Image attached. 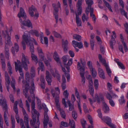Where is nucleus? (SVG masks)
I'll use <instances>...</instances> for the list:
<instances>
[{
	"mask_svg": "<svg viewBox=\"0 0 128 128\" xmlns=\"http://www.w3.org/2000/svg\"><path fill=\"white\" fill-rule=\"evenodd\" d=\"M78 69L80 71V74L81 73L82 75L84 73L85 68L86 67V63L85 62L81 59L80 60V62H78L77 65Z\"/></svg>",
	"mask_w": 128,
	"mask_h": 128,
	"instance_id": "obj_9",
	"label": "nucleus"
},
{
	"mask_svg": "<svg viewBox=\"0 0 128 128\" xmlns=\"http://www.w3.org/2000/svg\"><path fill=\"white\" fill-rule=\"evenodd\" d=\"M15 80L12 78L11 82V86L14 91L15 90H16V88L15 86Z\"/></svg>",
	"mask_w": 128,
	"mask_h": 128,
	"instance_id": "obj_52",
	"label": "nucleus"
},
{
	"mask_svg": "<svg viewBox=\"0 0 128 128\" xmlns=\"http://www.w3.org/2000/svg\"><path fill=\"white\" fill-rule=\"evenodd\" d=\"M69 125L72 128H75V124L74 121L73 120H71L70 119Z\"/></svg>",
	"mask_w": 128,
	"mask_h": 128,
	"instance_id": "obj_49",
	"label": "nucleus"
},
{
	"mask_svg": "<svg viewBox=\"0 0 128 128\" xmlns=\"http://www.w3.org/2000/svg\"><path fill=\"white\" fill-rule=\"evenodd\" d=\"M30 52H32L31 57L32 60L34 61L36 64L38 63V58L36 55L33 54L34 52V48L33 44H31L30 45Z\"/></svg>",
	"mask_w": 128,
	"mask_h": 128,
	"instance_id": "obj_14",
	"label": "nucleus"
},
{
	"mask_svg": "<svg viewBox=\"0 0 128 128\" xmlns=\"http://www.w3.org/2000/svg\"><path fill=\"white\" fill-rule=\"evenodd\" d=\"M63 47L64 50L65 52H66L68 50V42L67 40L62 41Z\"/></svg>",
	"mask_w": 128,
	"mask_h": 128,
	"instance_id": "obj_26",
	"label": "nucleus"
},
{
	"mask_svg": "<svg viewBox=\"0 0 128 128\" xmlns=\"http://www.w3.org/2000/svg\"><path fill=\"white\" fill-rule=\"evenodd\" d=\"M120 36L121 40L124 47V50L126 52L128 51V49L126 43L124 41L123 37L122 34H120Z\"/></svg>",
	"mask_w": 128,
	"mask_h": 128,
	"instance_id": "obj_27",
	"label": "nucleus"
},
{
	"mask_svg": "<svg viewBox=\"0 0 128 128\" xmlns=\"http://www.w3.org/2000/svg\"><path fill=\"white\" fill-rule=\"evenodd\" d=\"M61 124L62 126L65 127H67L68 126V124L67 122H61Z\"/></svg>",
	"mask_w": 128,
	"mask_h": 128,
	"instance_id": "obj_64",
	"label": "nucleus"
},
{
	"mask_svg": "<svg viewBox=\"0 0 128 128\" xmlns=\"http://www.w3.org/2000/svg\"><path fill=\"white\" fill-rule=\"evenodd\" d=\"M39 67L38 68V69L42 71H43L44 69V65L42 62H39Z\"/></svg>",
	"mask_w": 128,
	"mask_h": 128,
	"instance_id": "obj_44",
	"label": "nucleus"
},
{
	"mask_svg": "<svg viewBox=\"0 0 128 128\" xmlns=\"http://www.w3.org/2000/svg\"><path fill=\"white\" fill-rule=\"evenodd\" d=\"M44 109L45 111L44 114V120L43 122L44 128H47V125L48 121V118L47 112L48 111V109L46 107H45Z\"/></svg>",
	"mask_w": 128,
	"mask_h": 128,
	"instance_id": "obj_13",
	"label": "nucleus"
},
{
	"mask_svg": "<svg viewBox=\"0 0 128 128\" xmlns=\"http://www.w3.org/2000/svg\"><path fill=\"white\" fill-rule=\"evenodd\" d=\"M12 127L11 128H15V120L14 117H11Z\"/></svg>",
	"mask_w": 128,
	"mask_h": 128,
	"instance_id": "obj_54",
	"label": "nucleus"
},
{
	"mask_svg": "<svg viewBox=\"0 0 128 128\" xmlns=\"http://www.w3.org/2000/svg\"><path fill=\"white\" fill-rule=\"evenodd\" d=\"M14 45V47H12L11 49L12 52L14 54H15V51L16 52H18L19 50V46L18 44L16 43H15Z\"/></svg>",
	"mask_w": 128,
	"mask_h": 128,
	"instance_id": "obj_25",
	"label": "nucleus"
},
{
	"mask_svg": "<svg viewBox=\"0 0 128 128\" xmlns=\"http://www.w3.org/2000/svg\"><path fill=\"white\" fill-rule=\"evenodd\" d=\"M30 33L26 31L24 32V34L22 36V42L24 50H25L26 48L25 42L27 44H29V46L30 48V45L31 44H33L32 42H34L35 44L38 45L37 43L34 39L33 38H30Z\"/></svg>",
	"mask_w": 128,
	"mask_h": 128,
	"instance_id": "obj_4",
	"label": "nucleus"
},
{
	"mask_svg": "<svg viewBox=\"0 0 128 128\" xmlns=\"http://www.w3.org/2000/svg\"><path fill=\"white\" fill-rule=\"evenodd\" d=\"M67 103L68 104L69 107V110L70 111H71L74 109V106L72 105L70 103V101L68 100Z\"/></svg>",
	"mask_w": 128,
	"mask_h": 128,
	"instance_id": "obj_50",
	"label": "nucleus"
},
{
	"mask_svg": "<svg viewBox=\"0 0 128 128\" xmlns=\"http://www.w3.org/2000/svg\"><path fill=\"white\" fill-rule=\"evenodd\" d=\"M7 66L8 67V71L10 74H11L12 73V68L10 65V62H8L7 64Z\"/></svg>",
	"mask_w": 128,
	"mask_h": 128,
	"instance_id": "obj_38",
	"label": "nucleus"
},
{
	"mask_svg": "<svg viewBox=\"0 0 128 128\" xmlns=\"http://www.w3.org/2000/svg\"><path fill=\"white\" fill-rule=\"evenodd\" d=\"M53 6L54 8V14L56 19V23L58 22V8H60V2H58L57 4L56 5L54 4H53Z\"/></svg>",
	"mask_w": 128,
	"mask_h": 128,
	"instance_id": "obj_12",
	"label": "nucleus"
},
{
	"mask_svg": "<svg viewBox=\"0 0 128 128\" xmlns=\"http://www.w3.org/2000/svg\"><path fill=\"white\" fill-rule=\"evenodd\" d=\"M5 78L6 79V84L8 91L9 92V85L10 83V78L7 72H5Z\"/></svg>",
	"mask_w": 128,
	"mask_h": 128,
	"instance_id": "obj_20",
	"label": "nucleus"
},
{
	"mask_svg": "<svg viewBox=\"0 0 128 128\" xmlns=\"http://www.w3.org/2000/svg\"><path fill=\"white\" fill-rule=\"evenodd\" d=\"M100 61L104 65L105 67L108 66V64L106 62V61L104 59H103L100 60Z\"/></svg>",
	"mask_w": 128,
	"mask_h": 128,
	"instance_id": "obj_60",
	"label": "nucleus"
},
{
	"mask_svg": "<svg viewBox=\"0 0 128 128\" xmlns=\"http://www.w3.org/2000/svg\"><path fill=\"white\" fill-rule=\"evenodd\" d=\"M19 106L22 108V110L24 116V120L25 125L26 128H30L29 124L28 116L26 113V110L23 107L22 102L21 100L18 102Z\"/></svg>",
	"mask_w": 128,
	"mask_h": 128,
	"instance_id": "obj_7",
	"label": "nucleus"
},
{
	"mask_svg": "<svg viewBox=\"0 0 128 128\" xmlns=\"http://www.w3.org/2000/svg\"><path fill=\"white\" fill-rule=\"evenodd\" d=\"M40 80L41 82V86L42 88H44L45 87V80L44 76H41Z\"/></svg>",
	"mask_w": 128,
	"mask_h": 128,
	"instance_id": "obj_31",
	"label": "nucleus"
},
{
	"mask_svg": "<svg viewBox=\"0 0 128 128\" xmlns=\"http://www.w3.org/2000/svg\"><path fill=\"white\" fill-rule=\"evenodd\" d=\"M105 67L107 74L109 76H110L112 74V72L110 69L109 68L108 65Z\"/></svg>",
	"mask_w": 128,
	"mask_h": 128,
	"instance_id": "obj_47",
	"label": "nucleus"
},
{
	"mask_svg": "<svg viewBox=\"0 0 128 128\" xmlns=\"http://www.w3.org/2000/svg\"><path fill=\"white\" fill-rule=\"evenodd\" d=\"M72 44L74 48L77 47L78 48L80 49L82 48L83 47V44L81 42H78L74 40L72 42Z\"/></svg>",
	"mask_w": 128,
	"mask_h": 128,
	"instance_id": "obj_21",
	"label": "nucleus"
},
{
	"mask_svg": "<svg viewBox=\"0 0 128 128\" xmlns=\"http://www.w3.org/2000/svg\"><path fill=\"white\" fill-rule=\"evenodd\" d=\"M30 32L32 34L35 35L37 36H38L39 35L38 32L35 30L30 31Z\"/></svg>",
	"mask_w": 128,
	"mask_h": 128,
	"instance_id": "obj_45",
	"label": "nucleus"
},
{
	"mask_svg": "<svg viewBox=\"0 0 128 128\" xmlns=\"http://www.w3.org/2000/svg\"><path fill=\"white\" fill-rule=\"evenodd\" d=\"M112 33H113V35L112 36H111V41L110 42V47L112 49L114 48L113 46L115 44L116 42V41L114 38L113 37V36H114V38L116 37V35L115 32L114 31H113Z\"/></svg>",
	"mask_w": 128,
	"mask_h": 128,
	"instance_id": "obj_22",
	"label": "nucleus"
},
{
	"mask_svg": "<svg viewBox=\"0 0 128 128\" xmlns=\"http://www.w3.org/2000/svg\"><path fill=\"white\" fill-rule=\"evenodd\" d=\"M110 119V122L112 121L111 119L108 116H104L103 117V118L102 120L103 121L105 122L107 124V123L109 122V119Z\"/></svg>",
	"mask_w": 128,
	"mask_h": 128,
	"instance_id": "obj_37",
	"label": "nucleus"
},
{
	"mask_svg": "<svg viewBox=\"0 0 128 128\" xmlns=\"http://www.w3.org/2000/svg\"><path fill=\"white\" fill-rule=\"evenodd\" d=\"M83 108L85 112L86 113L88 112V110L85 103H84L83 104Z\"/></svg>",
	"mask_w": 128,
	"mask_h": 128,
	"instance_id": "obj_61",
	"label": "nucleus"
},
{
	"mask_svg": "<svg viewBox=\"0 0 128 128\" xmlns=\"http://www.w3.org/2000/svg\"><path fill=\"white\" fill-rule=\"evenodd\" d=\"M86 14V16L85 14H83V16H82V21L84 22L85 21H87L88 20V14L87 15Z\"/></svg>",
	"mask_w": 128,
	"mask_h": 128,
	"instance_id": "obj_48",
	"label": "nucleus"
},
{
	"mask_svg": "<svg viewBox=\"0 0 128 128\" xmlns=\"http://www.w3.org/2000/svg\"><path fill=\"white\" fill-rule=\"evenodd\" d=\"M92 73V77L95 78L96 76L97 75L96 71L94 68H93L90 70Z\"/></svg>",
	"mask_w": 128,
	"mask_h": 128,
	"instance_id": "obj_32",
	"label": "nucleus"
},
{
	"mask_svg": "<svg viewBox=\"0 0 128 128\" xmlns=\"http://www.w3.org/2000/svg\"><path fill=\"white\" fill-rule=\"evenodd\" d=\"M76 20L77 26H81L82 22L80 18H79L78 16L77 15L76 13Z\"/></svg>",
	"mask_w": 128,
	"mask_h": 128,
	"instance_id": "obj_28",
	"label": "nucleus"
},
{
	"mask_svg": "<svg viewBox=\"0 0 128 128\" xmlns=\"http://www.w3.org/2000/svg\"><path fill=\"white\" fill-rule=\"evenodd\" d=\"M103 110L104 112L106 113H108L109 111V107L106 103H104L103 104Z\"/></svg>",
	"mask_w": 128,
	"mask_h": 128,
	"instance_id": "obj_30",
	"label": "nucleus"
},
{
	"mask_svg": "<svg viewBox=\"0 0 128 128\" xmlns=\"http://www.w3.org/2000/svg\"><path fill=\"white\" fill-rule=\"evenodd\" d=\"M109 122L107 123V124L112 128H116V126L114 124L112 123L111 122H110V119H109Z\"/></svg>",
	"mask_w": 128,
	"mask_h": 128,
	"instance_id": "obj_56",
	"label": "nucleus"
},
{
	"mask_svg": "<svg viewBox=\"0 0 128 128\" xmlns=\"http://www.w3.org/2000/svg\"><path fill=\"white\" fill-rule=\"evenodd\" d=\"M36 98L37 99V103L38 108L40 110L42 108L40 100L38 98L36 97Z\"/></svg>",
	"mask_w": 128,
	"mask_h": 128,
	"instance_id": "obj_43",
	"label": "nucleus"
},
{
	"mask_svg": "<svg viewBox=\"0 0 128 128\" xmlns=\"http://www.w3.org/2000/svg\"><path fill=\"white\" fill-rule=\"evenodd\" d=\"M31 107L32 109V114H37L38 116L37 117V119H38V121H37V123L39 125L40 124L39 120L40 114L34 108L35 107V103L34 101H33L32 102Z\"/></svg>",
	"mask_w": 128,
	"mask_h": 128,
	"instance_id": "obj_17",
	"label": "nucleus"
},
{
	"mask_svg": "<svg viewBox=\"0 0 128 128\" xmlns=\"http://www.w3.org/2000/svg\"><path fill=\"white\" fill-rule=\"evenodd\" d=\"M22 56L21 63L18 60H17L16 62H15V69L16 72L18 70H19L20 76L19 77V81L20 82L22 80V82L23 83L24 94L25 97L28 98V100L30 102H31V99L29 96V94L28 92L30 80L31 81L30 85L31 86L30 88V92L33 99L34 100L35 99L34 94V93L35 88L34 86V79L32 78L34 77L35 75L34 68L33 67L31 68L30 72L31 78H30L29 74L28 72L26 73V82H24V73L22 72V66L26 70H28L27 64H30V62L29 60V58L28 56H25L24 53H22Z\"/></svg>",
	"mask_w": 128,
	"mask_h": 128,
	"instance_id": "obj_1",
	"label": "nucleus"
},
{
	"mask_svg": "<svg viewBox=\"0 0 128 128\" xmlns=\"http://www.w3.org/2000/svg\"><path fill=\"white\" fill-rule=\"evenodd\" d=\"M69 95V93L67 90L64 91L63 92V95L65 98H68Z\"/></svg>",
	"mask_w": 128,
	"mask_h": 128,
	"instance_id": "obj_62",
	"label": "nucleus"
},
{
	"mask_svg": "<svg viewBox=\"0 0 128 128\" xmlns=\"http://www.w3.org/2000/svg\"><path fill=\"white\" fill-rule=\"evenodd\" d=\"M18 16L20 18V22L22 24L29 27H32V24L29 20H27L26 22L25 21L22 22V20L20 18L22 17L24 19L26 18V14L24 10L21 7L20 8V12L18 14Z\"/></svg>",
	"mask_w": 128,
	"mask_h": 128,
	"instance_id": "obj_5",
	"label": "nucleus"
},
{
	"mask_svg": "<svg viewBox=\"0 0 128 128\" xmlns=\"http://www.w3.org/2000/svg\"><path fill=\"white\" fill-rule=\"evenodd\" d=\"M38 116L37 114H32V118L33 120H31L30 121V124L31 126H34L36 122V117H37V118ZM37 121H38V119H37ZM36 124L38 125V126L35 127V128H39V126L40 125V123L39 125L37 123V122H36Z\"/></svg>",
	"mask_w": 128,
	"mask_h": 128,
	"instance_id": "obj_19",
	"label": "nucleus"
},
{
	"mask_svg": "<svg viewBox=\"0 0 128 128\" xmlns=\"http://www.w3.org/2000/svg\"><path fill=\"white\" fill-rule=\"evenodd\" d=\"M0 105L3 108V110L4 111V120L8 119L7 117L8 114L7 110V104L6 100L5 99H3L2 102L0 98Z\"/></svg>",
	"mask_w": 128,
	"mask_h": 128,
	"instance_id": "obj_11",
	"label": "nucleus"
},
{
	"mask_svg": "<svg viewBox=\"0 0 128 128\" xmlns=\"http://www.w3.org/2000/svg\"><path fill=\"white\" fill-rule=\"evenodd\" d=\"M72 116L73 117L75 120L76 119L78 116V115L76 112L74 111H73L72 112Z\"/></svg>",
	"mask_w": 128,
	"mask_h": 128,
	"instance_id": "obj_63",
	"label": "nucleus"
},
{
	"mask_svg": "<svg viewBox=\"0 0 128 128\" xmlns=\"http://www.w3.org/2000/svg\"><path fill=\"white\" fill-rule=\"evenodd\" d=\"M84 73L83 74V75H82V74L81 73L80 74L81 76L82 77V84H84L85 82V78L84 77Z\"/></svg>",
	"mask_w": 128,
	"mask_h": 128,
	"instance_id": "obj_57",
	"label": "nucleus"
},
{
	"mask_svg": "<svg viewBox=\"0 0 128 128\" xmlns=\"http://www.w3.org/2000/svg\"><path fill=\"white\" fill-rule=\"evenodd\" d=\"M103 2L104 4L106 5L107 7L108 8L110 12H112L113 11L112 9L111 6L105 0H103Z\"/></svg>",
	"mask_w": 128,
	"mask_h": 128,
	"instance_id": "obj_35",
	"label": "nucleus"
},
{
	"mask_svg": "<svg viewBox=\"0 0 128 128\" xmlns=\"http://www.w3.org/2000/svg\"><path fill=\"white\" fill-rule=\"evenodd\" d=\"M82 4H80L78 3L76 4V6L78 8V14L77 15L78 16L79 15H80L82 13V8L81 6Z\"/></svg>",
	"mask_w": 128,
	"mask_h": 128,
	"instance_id": "obj_29",
	"label": "nucleus"
},
{
	"mask_svg": "<svg viewBox=\"0 0 128 128\" xmlns=\"http://www.w3.org/2000/svg\"><path fill=\"white\" fill-rule=\"evenodd\" d=\"M55 90L56 91V94L54 90L52 89L51 90V92L53 97H55V100L56 105L58 108L60 112L61 117L64 118H66V114L64 111L60 108L59 102V96L58 95L60 94V90L58 87L55 88Z\"/></svg>",
	"mask_w": 128,
	"mask_h": 128,
	"instance_id": "obj_3",
	"label": "nucleus"
},
{
	"mask_svg": "<svg viewBox=\"0 0 128 128\" xmlns=\"http://www.w3.org/2000/svg\"><path fill=\"white\" fill-rule=\"evenodd\" d=\"M54 58L55 60L58 62H60V59L57 52H55L54 54Z\"/></svg>",
	"mask_w": 128,
	"mask_h": 128,
	"instance_id": "obj_36",
	"label": "nucleus"
},
{
	"mask_svg": "<svg viewBox=\"0 0 128 128\" xmlns=\"http://www.w3.org/2000/svg\"><path fill=\"white\" fill-rule=\"evenodd\" d=\"M119 102L120 104H122L125 103V101L124 99V96L123 95H122L119 100Z\"/></svg>",
	"mask_w": 128,
	"mask_h": 128,
	"instance_id": "obj_42",
	"label": "nucleus"
},
{
	"mask_svg": "<svg viewBox=\"0 0 128 128\" xmlns=\"http://www.w3.org/2000/svg\"><path fill=\"white\" fill-rule=\"evenodd\" d=\"M5 28L6 30H3L2 31V35L3 37L5 38L6 40L5 44L6 45H8L10 46H12V43L11 40V37L9 36L8 32V27L6 26ZM9 51L8 48L6 47V45L5 48V57L8 60L9 59Z\"/></svg>",
	"mask_w": 128,
	"mask_h": 128,
	"instance_id": "obj_2",
	"label": "nucleus"
},
{
	"mask_svg": "<svg viewBox=\"0 0 128 128\" xmlns=\"http://www.w3.org/2000/svg\"><path fill=\"white\" fill-rule=\"evenodd\" d=\"M50 71L52 75L54 77H56L58 81L60 82V76L58 74L55 68H51Z\"/></svg>",
	"mask_w": 128,
	"mask_h": 128,
	"instance_id": "obj_18",
	"label": "nucleus"
},
{
	"mask_svg": "<svg viewBox=\"0 0 128 128\" xmlns=\"http://www.w3.org/2000/svg\"><path fill=\"white\" fill-rule=\"evenodd\" d=\"M87 65L88 66L90 70L94 68L92 66V62L90 61H88V62Z\"/></svg>",
	"mask_w": 128,
	"mask_h": 128,
	"instance_id": "obj_51",
	"label": "nucleus"
},
{
	"mask_svg": "<svg viewBox=\"0 0 128 128\" xmlns=\"http://www.w3.org/2000/svg\"><path fill=\"white\" fill-rule=\"evenodd\" d=\"M90 16L92 17L94 22L95 23L96 21V18L95 15L93 14L94 10L92 9L91 11H90Z\"/></svg>",
	"mask_w": 128,
	"mask_h": 128,
	"instance_id": "obj_34",
	"label": "nucleus"
},
{
	"mask_svg": "<svg viewBox=\"0 0 128 128\" xmlns=\"http://www.w3.org/2000/svg\"><path fill=\"white\" fill-rule=\"evenodd\" d=\"M0 126L2 128H3V118L2 116L0 114Z\"/></svg>",
	"mask_w": 128,
	"mask_h": 128,
	"instance_id": "obj_58",
	"label": "nucleus"
},
{
	"mask_svg": "<svg viewBox=\"0 0 128 128\" xmlns=\"http://www.w3.org/2000/svg\"><path fill=\"white\" fill-rule=\"evenodd\" d=\"M36 8L33 5L30 7L28 9V12L30 15L32 17H34L35 19H37L39 16V13L36 12Z\"/></svg>",
	"mask_w": 128,
	"mask_h": 128,
	"instance_id": "obj_10",
	"label": "nucleus"
},
{
	"mask_svg": "<svg viewBox=\"0 0 128 128\" xmlns=\"http://www.w3.org/2000/svg\"><path fill=\"white\" fill-rule=\"evenodd\" d=\"M46 79L47 81L48 85H50L52 81V78L50 76V74L49 72L46 70Z\"/></svg>",
	"mask_w": 128,
	"mask_h": 128,
	"instance_id": "obj_24",
	"label": "nucleus"
},
{
	"mask_svg": "<svg viewBox=\"0 0 128 128\" xmlns=\"http://www.w3.org/2000/svg\"><path fill=\"white\" fill-rule=\"evenodd\" d=\"M75 94L78 100V101H77L78 104V107L80 111V113L82 114V110L80 106V98L79 94V93L77 89L76 88H75Z\"/></svg>",
	"mask_w": 128,
	"mask_h": 128,
	"instance_id": "obj_16",
	"label": "nucleus"
},
{
	"mask_svg": "<svg viewBox=\"0 0 128 128\" xmlns=\"http://www.w3.org/2000/svg\"><path fill=\"white\" fill-rule=\"evenodd\" d=\"M37 50L41 60L44 61L45 64L47 66H50L49 62L51 61L50 57H48V60H46V58H44V54L42 52V48L38 46L37 47Z\"/></svg>",
	"mask_w": 128,
	"mask_h": 128,
	"instance_id": "obj_8",
	"label": "nucleus"
},
{
	"mask_svg": "<svg viewBox=\"0 0 128 128\" xmlns=\"http://www.w3.org/2000/svg\"><path fill=\"white\" fill-rule=\"evenodd\" d=\"M99 83L98 79H95L94 82V86L96 90H98V89Z\"/></svg>",
	"mask_w": 128,
	"mask_h": 128,
	"instance_id": "obj_33",
	"label": "nucleus"
},
{
	"mask_svg": "<svg viewBox=\"0 0 128 128\" xmlns=\"http://www.w3.org/2000/svg\"><path fill=\"white\" fill-rule=\"evenodd\" d=\"M18 102L16 101L14 104V110L16 114V118L17 123H20L21 128H26L24 124V122L22 118H20L18 114V110L17 107Z\"/></svg>",
	"mask_w": 128,
	"mask_h": 128,
	"instance_id": "obj_6",
	"label": "nucleus"
},
{
	"mask_svg": "<svg viewBox=\"0 0 128 128\" xmlns=\"http://www.w3.org/2000/svg\"><path fill=\"white\" fill-rule=\"evenodd\" d=\"M70 56H69L66 55L63 56L62 59L65 65L66 64V63L68 60L69 59Z\"/></svg>",
	"mask_w": 128,
	"mask_h": 128,
	"instance_id": "obj_41",
	"label": "nucleus"
},
{
	"mask_svg": "<svg viewBox=\"0 0 128 128\" xmlns=\"http://www.w3.org/2000/svg\"><path fill=\"white\" fill-rule=\"evenodd\" d=\"M52 33L54 35V36L56 38H60L61 37V36L58 33L56 32L53 31H52Z\"/></svg>",
	"mask_w": 128,
	"mask_h": 128,
	"instance_id": "obj_53",
	"label": "nucleus"
},
{
	"mask_svg": "<svg viewBox=\"0 0 128 128\" xmlns=\"http://www.w3.org/2000/svg\"><path fill=\"white\" fill-rule=\"evenodd\" d=\"M89 91L90 94L93 96L94 92V89L93 86H89Z\"/></svg>",
	"mask_w": 128,
	"mask_h": 128,
	"instance_id": "obj_40",
	"label": "nucleus"
},
{
	"mask_svg": "<svg viewBox=\"0 0 128 128\" xmlns=\"http://www.w3.org/2000/svg\"><path fill=\"white\" fill-rule=\"evenodd\" d=\"M44 41L43 42V40H41V43L43 44H45L46 45V46H48V39L46 37L44 38Z\"/></svg>",
	"mask_w": 128,
	"mask_h": 128,
	"instance_id": "obj_46",
	"label": "nucleus"
},
{
	"mask_svg": "<svg viewBox=\"0 0 128 128\" xmlns=\"http://www.w3.org/2000/svg\"><path fill=\"white\" fill-rule=\"evenodd\" d=\"M98 72L99 76L101 78L103 79L106 78L104 72L102 68H98Z\"/></svg>",
	"mask_w": 128,
	"mask_h": 128,
	"instance_id": "obj_23",
	"label": "nucleus"
},
{
	"mask_svg": "<svg viewBox=\"0 0 128 128\" xmlns=\"http://www.w3.org/2000/svg\"><path fill=\"white\" fill-rule=\"evenodd\" d=\"M1 62L2 69L4 70V71L6 69V64L4 60H3L2 61H1Z\"/></svg>",
	"mask_w": 128,
	"mask_h": 128,
	"instance_id": "obj_59",
	"label": "nucleus"
},
{
	"mask_svg": "<svg viewBox=\"0 0 128 128\" xmlns=\"http://www.w3.org/2000/svg\"><path fill=\"white\" fill-rule=\"evenodd\" d=\"M97 112L98 114V116L102 120L103 117H102V114L101 112V110L99 109L97 110Z\"/></svg>",
	"mask_w": 128,
	"mask_h": 128,
	"instance_id": "obj_55",
	"label": "nucleus"
},
{
	"mask_svg": "<svg viewBox=\"0 0 128 128\" xmlns=\"http://www.w3.org/2000/svg\"><path fill=\"white\" fill-rule=\"evenodd\" d=\"M73 38L76 40L78 41H80L81 40V37L80 35L74 34L73 36Z\"/></svg>",
	"mask_w": 128,
	"mask_h": 128,
	"instance_id": "obj_39",
	"label": "nucleus"
},
{
	"mask_svg": "<svg viewBox=\"0 0 128 128\" xmlns=\"http://www.w3.org/2000/svg\"><path fill=\"white\" fill-rule=\"evenodd\" d=\"M86 1L88 6L86 10V13L88 15V14L90 11H91L92 9L94 10L93 8L91 7V6L93 4V2L92 0H86Z\"/></svg>",
	"mask_w": 128,
	"mask_h": 128,
	"instance_id": "obj_15",
	"label": "nucleus"
}]
</instances>
